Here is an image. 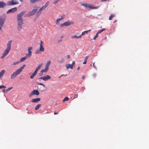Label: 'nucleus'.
I'll list each match as a JSON object with an SVG mask.
<instances>
[{
  "label": "nucleus",
  "mask_w": 149,
  "mask_h": 149,
  "mask_svg": "<svg viewBox=\"0 0 149 149\" xmlns=\"http://www.w3.org/2000/svg\"><path fill=\"white\" fill-rule=\"evenodd\" d=\"M12 42V41L10 40L9 41L7 44V47L5 50L4 51L2 56H1V58H3L5 57L8 54L9 52L11 49V44Z\"/></svg>",
  "instance_id": "obj_2"
},
{
  "label": "nucleus",
  "mask_w": 149,
  "mask_h": 149,
  "mask_svg": "<svg viewBox=\"0 0 149 149\" xmlns=\"http://www.w3.org/2000/svg\"><path fill=\"white\" fill-rule=\"evenodd\" d=\"M88 56H86L85 57V60H86L87 61V59H88Z\"/></svg>",
  "instance_id": "obj_41"
},
{
  "label": "nucleus",
  "mask_w": 149,
  "mask_h": 149,
  "mask_svg": "<svg viewBox=\"0 0 149 149\" xmlns=\"http://www.w3.org/2000/svg\"><path fill=\"white\" fill-rule=\"evenodd\" d=\"M6 87L5 86L1 85L0 86V89L3 88H6Z\"/></svg>",
  "instance_id": "obj_34"
},
{
  "label": "nucleus",
  "mask_w": 149,
  "mask_h": 149,
  "mask_svg": "<svg viewBox=\"0 0 149 149\" xmlns=\"http://www.w3.org/2000/svg\"><path fill=\"white\" fill-rule=\"evenodd\" d=\"M43 72L41 70L39 74V75L40 76H42V74Z\"/></svg>",
  "instance_id": "obj_35"
},
{
  "label": "nucleus",
  "mask_w": 149,
  "mask_h": 149,
  "mask_svg": "<svg viewBox=\"0 0 149 149\" xmlns=\"http://www.w3.org/2000/svg\"><path fill=\"white\" fill-rule=\"evenodd\" d=\"M93 76L94 77H95L96 76V74H93Z\"/></svg>",
  "instance_id": "obj_47"
},
{
  "label": "nucleus",
  "mask_w": 149,
  "mask_h": 149,
  "mask_svg": "<svg viewBox=\"0 0 149 149\" xmlns=\"http://www.w3.org/2000/svg\"><path fill=\"white\" fill-rule=\"evenodd\" d=\"M42 65V63H41L38 65V66L36 68L35 72L31 75L30 78L31 79H33L34 77L36 75L38 71L41 68Z\"/></svg>",
  "instance_id": "obj_5"
},
{
  "label": "nucleus",
  "mask_w": 149,
  "mask_h": 149,
  "mask_svg": "<svg viewBox=\"0 0 149 149\" xmlns=\"http://www.w3.org/2000/svg\"><path fill=\"white\" fill-rule=\"evenodd\" d=\"M91 31V30H89L88 31H84L82 32V34L81 35V36L83 35L86 34L88 33L89 32Z\"/></svg>",
  "instance_id": "obj_24"
},
{
  "label": "nucleus",
  "mask_w": 149,
  "mask_h": 149,
  "mask_svg": "<svg viewBox=\"0 0 149 149\" xmlns=\"http://www.w3.org/2000/svg\"><path fill=\"white\" fill-rule=\"evenodd\" d=\"M12 88H13V87H10L9 88H8V90L10 91V90L12 89Z\"/></svg>",
  "instance_id": "obj_43"
},
{
  "label": "nucleus",
  "mask_w": 149,
  "mask_h": 149,
  "mask_svg": "<svg viewBox=\"0 0 149 149\" xmlns=\"http://www.w3.org/2000/svg\"><path fill=\"white\" fill-rule=\"evenodd\" d=\"M41 104H37L35 108V110H38L41 106Z\"/></svg>",
  "instance_id": "obj_25"
},
{
  "label": "nucleus",
  "mask_w": 149,
  "mask_h": 149,
  "mask_svg": "<svg viewBox=\"0 0 149 149\" xmlns=\"http://www.w3.org/2000/svg\"><path fill=\"white\" fill-rule=\"evenodd\" d=\"M39 93L38 91L37 90H33L29 94V96L31 97L33 95H39Z\"/></svg>",
  "instance_id": "obj_10"
},
{
  "label": "nucleus",
  "mask_w": 149,
  "mask_h": 149,
  "mask_svg": "<svg viewBox=\"0 0 149 149\" xmlns=\"http://www.w3.org/2000/svg\"><path fill=\"white\" fill-rule=\"evenodd\" d=\"M39 8L38 7H35V8L33 9L32 10L31 12V13L29 14V16H31L33 15H34L36 12L37 13V10Z\"/></svg>",
  "instance_id": "obj_13"
},
{
  "label": "nucleus",
  "mask_w": 149,
  "mask_h": 149,
  "mask_svg": "<svg viewBox=\"0 0 149 149\" xmlns=\"http://www.w3.org/2000/svg\"><path fill=\"white\" fill-rule=\"evenodd\" d=\"M3 93H7L6 91V89H3Z\"/></svg>",
  "instance_id": "obj_40"
},
{
  "label": "nucleus",
  "mask_w": 149,
  "mask_h": 149,
  "mask_svg": "<svg viewBox=\"0 0 149 149\" xmlns=\"http://www.w3.org/2000/svg\"><path fill=\"white\" fill-rule=\"evenodd\" d=\"M49 1H47L45 5V6L46 8L48 6V5H49Z\"/></svg>",
  "instance_id": "obj_32"
},
{
  "label": "nucleus",
  "mask_w": 149,
  "mask_h": 149,
  "mask_svg": "<svg viewBox=\"0 0 149 149\" xmlns=\"http://www.w3.org/2000/svg\"><path fill=\"white\" fill-rule=\"evenodd\" d=\"M17 8L15 7L10 9L7 12V13H13L17 11Z\"/></svg>",
  "instance_id": "obj_17"
},
{
  "label": "nucleus",
  "mask_w": 149,
  "mask_h": 149,
  "mask_svg": "<svg viewBox=\"0 0 149 149\" xmlns=\"http://www.w3.org/2000/svg\"><path fill=\"white\" fill-rule=\"evenodd\" d=\"M116 21V20H115V21L114 22H115Z\"/></svg>",
  "instance_id": "obj_55"
},
{
  "label": "nucleus",
  "mask_w": 149,
  "mask_h": 149,
  "mask_svg": "<svg viewBox=\"0 0 149 149\" xmlns=\"http://www.w3.org/2000/svg\"><path fill=\"white\" fill-rule=\"evenodd\" d=\"M20 62L19 61H17V62H14L12 64V65H17V64H18V63H19Z\"/></svg>",
  "instance_id": "obj_31"
},
{
  "label": "nucleus",
  "mask_w": 149,
  "mask_h": 149,
  "mask_svg": "<svg viewBox=\"0 0 149 149\" xmlns=\"http://www.w3.org/2000/svg\"><path fill=\"white\" fill-rule=\"evenodd\" d=\"M67 57L68 58H69L70 57V56L69 55H67Z\"/></svg>",
  "instance_id": "obj_50"
},
{
  "label": "nucleus",
  "mask_w": 149,
  "mask_h": 149,
  "mask_svg": "<svg viewBox=\"0 0 149 149\" xmlns=\"http://www.w3.org/2000/svg\"><path fill=\"white\" fill-rule=\"evenodd\" d=\"M69 99V98L68 97H65L63 100V102H65L68 101Z\"/></svg>",
  "instance_id": "obj_28"
},
{
  "label": "nucleus",
  "mask_w": 149,
  "mask_h": 149,
  "mask_svg": "<svg viewBox=\"0 0 149 149\" xmlns=\"http://www.w3.org/2000/svg\"><path fill=\"white\" fill-rule=\"evenodd\" d=\"M51 77L49 75H47L45 76L39 78V79H42L46 81L51 79Z\"/></svg>",
  "instance_id": "obj_14"
},
{
  "label": "nucleus",
  "mask_w": 149,
  "mask_h": 149,
  "mask_svg": "<svg viewBox=\"0 0 149 149\" xmlns=\"http://www.w3.org/2000/svg\"><path fill=\"white\" fill-rule=\"evenodd\" d=\"M18 3V2L16 0H11L7 2V5L8 6L13 5L17 4Z\"/></svg>",
  "instance_id": "obj_8"
},
{
  "label": "nucleus",
  "mask_w": 149,
  "mask_h": 149,
  "mask_svg": "<svg viewBox=\"0 0 149 149\" xmlns=\"http://www.w3.org/2000/svg\"><path fill=\"white\" fill-rule=\"evenodd\" d=\"M48 69H49V68L45 67V68L44 69H42V70H41V71L43 73L46 72L48 71Z\"/></svg>",
  "instance_id": "obj_23"
},
{
  "label": "nucleus",
  "mask_w": 149,
  "mask_h": 149,
  "mask_svg": "<svg viewBox=\"0 0 149 149\" xmlns=\"http://www.w3.org/2000/svg\"><path fill=\"white\" fill-rule=\"evenodd\" d=\"M107 0H102V1H107Z\"/></svg>",
  "instance_id": "obj_52"
},
{
  "label": "nucleus",
  "mask_w": 149,
  "mask_h": 149,
  "mask_svg": "<svg viewBox=\"0 0 149 149\" xmlns=\"http://www.w3.org/2000/svg\"><path fill=\"white\" fill-rule=\"evenodd\" d=\"M105 30V29H102V30H103V31H104Z\"/></svg>",
  "instance_id": "obj_53"
},
{
  "label": "nucleus",
  "mask_w": 149,
  "mask_h": 149,
  "mask_svg": "<svg viewBox=\"0 0 149 149\" xmlns=\"http://www.w3.org/2000/svg\"><path fill=\"white\" fill-rule=\"evenodd\" d=\"M78 97V95L77 94H75L74 95V97L75 98H77Z\"/></svg>",
  "instance_id": "obj_38"
},
{
  "label": "nucleus",
  "mask_w": 149,
  "mask_h": 149,
  "mask_svg": "<svg viewBox=\"0 0 149 149\" xmlns=\"http://www.w3.org/2000/svg\"><path fill=\"white\" fill-rule=\"evenodd\" d=\"M38 84L39 85H42L44 87H45V85L44 84L41 83H38Z\"/></svg>",
  "instance_id": "obj_33"
},
{
  "label": "nucleus",
  "mask_w": 149,
  "mask_h": 149,
  "mask_svg": "<svg viewBox=\"0 0 149 149\" xmlns=\"http://www.w3.org/2000/svg\"><path fill=\"white\" fill-rule=\"evenodd\" d=\"M51 63V62L49 60L48 61L46 64L45 67L49 68V66L50 65Z\"/></svg>",
  "instance_id": "obj_22"
},
{
  "label": "nucleus",
  "mask_w": 149,
  "mask_h": 149,
  "mask_svg": "<svg viewBox=\"0 0 149 149\" xmlns=\"http://www.w3.org/2000/svg\"><path fill=\"white\" fill-rule=\"evenodd\" d=\"M99 34L97 33L95 36L93 38V39L95 40L96 38L98 36Z\"/></svg>",
  "instance_id": "obj_30"
},
{
  "label": "nucleus",
  "mask_w": 149,
  "mask_h": 149,
  "mask_svg": "<svg viewBox=\"0 0 149 149\" xmlns=\"http://www.w3.org/2000/svg\"><path fill=\"white\" fill-rule=\"evenodd\" d=\"M64 75L65 76H67V74H65V75L63 74H62L61 75V76H60L59 77V78L60 79L61 78V77H62V76H63Z\"/></svg>",
  "instance_id": "obj_36"
},
{
  "label": "nucleus",
  "mask_w": 149,
  "mask_h": 149,
  "mask_svg": "<svg viewBox=\"0 0 149 149\" xmlns=\"http://www.w3.org/2000/svg\"><path fill=\"white\" fill-rule=\"evenodd\" d=\"M26 66V65H23L22 66L17 69L15 72L13 73L11 75V79H13L15 78L24 69V67Z\"/></svg>",
  "instance_id": "obj_3"
},
{
  "label": "nucleus",
  "mask_w": 149,
  "mask_h": 149,
  "mask_svg": "<svg viewBox=\"0 0 149 149\" xmlns=\"http://www.w3.org/2000/svg\"><path fill=\"white\" fill-rule=\"evenodd\" d=\"M6 16L5 15H3L0 17V25L3 26L6 19Z\"/></svg>",
  "instance_id": "obj_7"
},
{
  "label": "nucleus",
  "mask_w": 149,
  "mask_h": 149,
  "mask_svg": "<svg viewBox=\"0 0 149 149\" xmlns=\"http://www.w3.org/2000/svg\"><path fill=\"white\" fill-rule=\"evenodd\" d=\"M43 42L42 41H40V48L39 49L37 50L36 52V54H39L40 53V52H44L45 51V49L43 46Z\"/></svg>",
  "instance_id": "obj_4"
},
{
  "label": "nucleus",
  "mask_w": 149,
  "mask_h": 149,
  "mask_svg": "<svg viewBox=\"0 0 149 149\" xmlns=\"http://www.w3.org/2000/svg\"><path fill=\"white\" fill-rule=\"evenodd\" d=\"M29 58L28 56H26V55L25 57L22 58L20 59V61H19L20 63L23 62L24 61L26 58Z\"/></svg>",
  "instance_id": "obj_20"
},
{
  "label": "nucleus",
  "mask_w": 149,
  "mask_h": 149,
  "mask_svg": "<svg viewBox=\"0 0 149 149\" xmlns=\"http://www.w3.org/2000/svg\"><path fill=\"white\" fill-rule=\"evenodd\" d=\"M75 65V61H73L72 62L71 64H70L69 63L65 65V67L66 68L68 69L69 68H70L71 69H72L73 68V67Z\"/></svg>",
  "instance_id": "obj_9"
},
{
  "label": "nucleus",
  "mask_w": 149,
  "mask_h": 149,
  "mask_svg": "<svg viewBox=\"0 0 149 149\" xmlns=\"http://www.w3.org/2000/svg\"><path fill=\"white\" fill-rule=\"evenodd\" d=\"M115 16V15L114 14H111L109 17V20H111L112 19V18L114 17Z\"/></svg>",
  "instance_id": "obj_27"
},
{
  "label": "nucleus",
  "mask_w": 149,
  "mask_h": 149,
  "mask_svg": "<svg viewBox=\"0 0 149 149\" xmlns=\"http://www.w3.org/2000/svg\"><path fill=\"white\" fill-rule=\"evenodd\" d=\"M46 7L45 6H42L41 8H40L39 10L37 11V15H39L41 13L42 10H44Z\"/></svg>",
  "instance_id": "obj_16"
},
{
  "label": "nucleus",
  "mask_w": 149,
  "mask_h": 149,
  "mask_svg": "<svg viewBox=\"0 0 149 149\" xmlns=\"http://www.w3.org/2000/svg\"><path fill=\"white\" fill-rule=\"evenodd\" d=\"M6 91L7 92L8 91H9V90H8V88L6 89Z\"/></svg>",
  "instance_id": "obj_48"
},
{
  "label": "nucleus",
  "mask_w": 149,
  "mask_h": 149,
  "mask_svg": "<svg viewBox=\"0 0 149 149\" xmlns=\"http://www.w3.org/2000/svg\"><path fill=\"white\" fill-rule=\"evenodd\" d=\"M65 16V15H63L61 16V18L57 19L56 21V24H59V22L64 19Z\"/></svg>",
  "instance_id": "obj_15"
},
{
  "label": "nucleus",
  "mask_w": 149,
  "mask_h": 149,
  "mask_svg": "<svg viewBox=\"0 0 149 149\" xmlns=\"http://www.w3.org/2000/svg\"><path fill=\"white\" fill-rule=\"evenodd\" d=\"M93 67L95 68H96V67L95 65V63H94L93 64Z\"/></svg>",
  "instance_id": "obj_45"
},
{
  "label": "nucleus",
  "mask_w": 149,
  "mask_h": 149,
  "mask_svg": "<svg viewBox=\"0 0 149 149\" xmlns=\"http://www.w3.org/2000/svg\"><path fill=\"white\" fill-rule=\"evenodd\" d=\"M60 1V0H55L54 1L53 4H56L58 3Z\"/></svg>",
  "instance_id": "obj_29"
},
{
  "label": "nucleus",
  "mask_w": 149,
  "mask_h": 149,
  "mask_svg": "<svg viewBox=\"0 0 149 149\" xmlns=\"http://www.w3.org/2000/svg\"><path fill=\"white\" fill-rule=\"evenodd\" d=\"M81 6H84L85 8H88L90 9H96L97 8V7H93L92 5L87 4L84 3H81Z\"/></svg>",
  "instance_id": "obj_6"
},
{
  "label": "nucleus",
  "mask_w": 149,
  "mask_h": 149,
  "mask_svg": "<svg viewBox=\"0 0 149 149\" xmlns=\"http://www.w3.org/2000/svg\"><path fill=\"white\" fill-rule=\"evenodd\" d=\"M81 37V35L79 36H77L76 35H74V36H72V38H80Z\"/></svg>",
  "instance_id": "obj_26"
},
{
  "label": "nucleus",
  "mask_w": 149,
  "mask_h": 149,
  "mask_svg": "<svg viewBox=\"0 0 149 149\" xmlns=\"http://www.w3.org/2000/svg\"><path fill=\"white\" fill-rule=\"evenodd\" d=\"M86 63H87V61L85 60L84 61L83 63V64H85Z\"/></svg>",
  "instance_id": "obj_39"
},
{
  "label": "nucleus",
  "mask_w": 149,
  "mask_h": 149,
  "mask_svg": "<svg viewBox=\"0 0 149 149\" xmlns=\"http://www.w3.org/2000/svg\"><path fill=\"white\" fill-rule=\"evenodd\" d=\"M24 14V12H22L17 15V29L18 31H20L23 26V21L22 17Z\"/></svg>",
  "instance_id": "obj_1"
},
{
  "label": "nucleus",
  "mask_w": 149,
  "mask_h": 149,
  "mask_svg": "<svg viewBox=\"0 0 149 149\" xmlns=\"http://www.w3.org/2000/svg\"><path fill=\"white\" fill-rule=\"evenodd\" d=\"M5 72V71L4 70H2L0 72V79L2 77Z\"/></svg>",
  "instance_id": "obj_21"
},
{
  "label": "nucleus",
  "mask_w": 149,
  "mask_h": 149,
  "mask_svg": "<svg viewBox=\"0 0 149 149\" xmlns=\"http://www.w3.org/2000/svg\"><path fill=\"white\" fill-rule=\"evenodd\" d=\"M6 5V3H5L4 2H0V8H3Z\"/></svg>",
  "instance_id": "obj_19"
},
{
  "label": "nucleus",
  "mask_w": 149,
  "mask_h": 149,
  "mask_svg": "<svg viewBox=\"0 0 149 149\" xmlns=\"http://www.w3.org/2000/svg\"><path fill=\"white\" fill-rule=\"evenodd\" d=\"M85 76L84 75V76H83L82 77V79H85Z\"/></svg>",
  "instance_id": "obj_44"
},
{
  "label": "nucleus",
  "mask_w": 149,
  "mask_h": 149,
  "mask_svg": "<svg viewBox=\"0 0 149 149\" xmlns=\"http://www.w3.org/2000/svg\"><path fill=\"white\" fill-rule=\"evenodd\" d=\"M3 26H1L0 25V32L1 31V29L2 28Z\"/></svg>",
  "instance_id": "obj_42"
},
{
  "label": "nucleus",
  "mask_w": 149,
  "mask_h": 149,
  "mask_svg": "<svg viewBox=\"0 0 149 149\" xmlns=\"http://www.w3.org/2000/svg\"><path fill=\"white\" fill-rule=\"evenodd\" d=\"M40 98L33 99L31 100V102L33 103H37L40 100Z\"/></svg>",
  "instance_id": "obj_18"
},
{
  "label": "nucleus",
  "mask_w": 149,
  "mask_h": 149,
  "mask_svg": "<svg viewBox=\"0 0 149 149\" xmlns=\"http://www.w3.org/2000/svg\"><path fill=\"white\" fill-rule=\"evenodd\" d=\"M20 0V1H21V2H22V1H23V0Z\"/></svg>",
  "instance_id": "obj_54"
},
{
  "label": "nucleus",
  "mask_w": 149,
  "mask_h": 149,
  "mask_svg": "<svg viewBox=\"0 0 149 149\" xmlns=\"http://www.w3.org/2000/svg\"><path fill=\"white\" fill-rule=\"evenodd\" d=\"M6 91L7 92L8 91H9V90H8V88L6 89Z\"/></svg>",
  "instance_id": "obj_49"
},
{
  "label": "nucleus",
  "mask_w": 149,
  "mask_h": 149,
  "mask_svg": "<svg viewBox=\"0 0 149 149\" xmlns=\"http://www.w3.org/2000/svg\"><path fill=\"white\" fill-rule=\"evenodd\" d=\"M103 31V30H100V31H98V32H97V33L99 34V33H101V32H102Z\"/></svg>",
  "instance_id": "obj_37"
},
{
  "label": "nucleus",
  "mask_w": 149,
  "mask_h": 149,
  "mask_svg": "<svg viewBox=\"0 0 149 149\" xmlns=\"http://www.w3.org/2000/svg\"><path fill=\"white\" fill-rule=\"evenodd\" d=\"M72 24V22L67 21L63 24H61L60 25V27H62L65 26H69Z\"/></svg>",
  "instance_id": "obj_12"
},
{
  "label": "nucleus",
  "mask_w": 149,
  "mask_h": 149,
  "mask_svg": "<svg viewBox=\"0 0 149 149\" xmlns=\"http://www.w3.org/2000/svg\"><path fill=\"white\" fill-rule=\"evenodd\" d=\"M79 69H80V67L79 66L78 67V68L77 69V70H79Z\"/></svg>",
  "instance_id": "obj_51"
},
{
  "label": "nucleus",
  "mask_w": 149,
  "mask_h": 149,
  "mask_svg": "<svg viewBox=\"0 0 149 149\" xmlns=\"http://www.w3.org/2000/svg\"><path fill=\"white\" fill-rule=\"evenodd\" d=\"M58 112H54V115L57 114H58Z\"/></svg>",
  "instance_id": "obj_46"
},
{
  "label": "nucleus",
  "mask_w": 149,
  "mask_h": 149,
  "mask_svg": "<svg viewBox=\"0 0 149 149\" xmlns=\"http://www.w3.org/2000/svg\"><path fill=\"white\" fill-rule=\"evenodd\" d=\"M33 49V47H30L28 48V54H26V56H28L29 58L31 57L32 55V51L31 50Z\"/></svg>",
  "instance_id": "obj_11"
}]
</instances>
